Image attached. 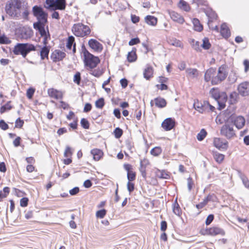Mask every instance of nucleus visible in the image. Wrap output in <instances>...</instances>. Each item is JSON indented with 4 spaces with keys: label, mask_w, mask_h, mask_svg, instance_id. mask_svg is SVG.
<instances>
[{
    "label": "nucleus",
    "mask_w": 249,
    "mask_h": 249,
    "mask_svg": "<svg viewBox=\"0 0 249 249\" xmlns=\"http://www.w3.org/2000/svg\"><path fill=\"white\" fill-rule=\"evenodd\" d=\"M6 13L16 19H27L29 14L28 6L22 0H9L5 6Z\"/></svg>",
    "instance_id": "f257e3e1"
},
{
    "label": "nucleus",
    "mask_w": 249,
    "mask_h": 249,
    "mask_svg": "<svg viewBox=\"0 0 249 249\" xmlns=\"http://www.w3.org/2000/svg\"><path fill=\"white\" fill-rule=\"evenodd\" d=\"M34 16L37 19V21L33 24L34 29L38 30L41 36L44 37V42L46 43L47 33L45 30V26L47 23L48 14L44 11L42 8L35 6L33 8Z\"/></svg>",
    "instance_id": "f03ea898"
},
{
    "label": "nucleus",
    "mask_w": 249,
    "mask_h": 249,
    "mask_svg": "<svg viewBox=\"0 0 249 249\" xmlns=\"http://www.w3.org/2000/svg\"><path fill=\"white\" fill-rule=\"evenodd\" d=\"M227 75L228 72L223 66H220L217 71L216 68H210L205 73L204 80L206 82L211 81L213 85H218L226 79Z\"/></svg>",
    "instance_id": "7ed1b4c3"
},
{
    "label": "nucleus",
    "mask_w": 249,
    "mask_h": 249,
    "mask_svg": "<svg viewBox=\"0 0 249 249\" xmlns=\"http://www.w3.org/2000/svg\"><path fill=\"white\" fill-rule=\"evenodd\" d=\"M32 51H37L36 47L31 44L18 43L13 49V52L16 55L20 54L25 58L28 53Z\"/></svg>",
    "instance_id": "20e7f679"
},
{
    "label": "nucleus",
    "mask_w": 249,
    "mask_h": 249,
    "mask_svg": "<svg viewBox=\"0 0 249 249\" xmlns=\"http://www.w3.org/2000/svg\"><path fill=\"white\" fill-rule=\"evenodd\" d=\"M200 233L202 235L210 236H216L217 235L223 236L226 235L225 230L218 226H213L206 228L204 230H201Z\"/></svg>",
    "instance_id": "39448f33"
},
{
    "label": "nucleus",
    "mask_w": 249,
    "mask_h": 249,
    "mask_svg": "<svg viewBox=\"0 0 249 249\" xmlns=\"http://www.w3.org/2000/svg\"><path fill=\"white\" fill-rule=\"evenodd\" d=\"M73 34L79 37H84L87 36L90 33L89 27L81 23H78L73 24L71 29Z\"/></svg>",
    "instance_id": "423d86ee"
},
{
    "label": "nucleus",
    "mask_w": 249,
    "mask_h": 249,
    "mask_svg": "<svg viewBox=\"0 0 249 249\" xmlns=\"http://www.w3.org/2000/svg\"><path fill=\"white\" fill-rule=\"evenodd\" d=\"M212 96L217 101L220 109H223L225 107V103L227 99V96L225 93L221 94L217 88H212L210 90Z\"/></svg>",
    "instance_id": "0eeeda50"
},
{
    "label": "nucleus",
    "mask_w": 249,
    "mask_h": 249,
    "mask_svg": "<svg viewBox=\"0 0 249 249\" xmlns=\"http://www.w3.org/2000/svg\"><path fill=\"white\" fill-rule=\"evenodd\" d=\"M227 116V121L232 123L238 129L242 128L245 124V119L242 116H237L234 114H230L228 110L225 112Z\"/></svg>",
    "instance_id": "6e6552de"
},
{
    "label": "nucleus",
    "mask_w": 249,
    "mask_h": 249,
    "mask_svg": "<svg viewBox=\"0 0 249 249\" xmlns=\"http://www.w3.org/2000/svg\"><path fill=\"white\" fill-rule=\"evenodd\" d=\"M84 63L85 66L90 69H93L95 68L100 62V59L98 57L94 56L89 53L87 50L84 51Z\"/></svg>",
    "instance_id": "1a4fd4ad"
},
{
    "label": "nucleus",
    "mask_w": 249,
    "mask_h": 249,
    "mask_svg": "<svg viewBox=\"0 0 249 249\" xmlns=\"http://www.w3.org/2000/svg\"><path fill=\"white\" fill-rule=\"evenodd\" d=\"M46 3L49 8L53 10H64L66 7L65 0H46Z\"/></svg>",
    "instance_id": "9d476101"
},
{
    "label": "nucleus",
    "mask_w": 249,
    "mask_h": 249,
    "mask_svg": "<svg viewBox=\"0 0 249 249\" xmlns=\"http://www.w3.org/2000/svg\"><path fill=\"white\" fill-rule=\"evenodd\" d=\"M221 133L228 139L231 138L232 137L235 135L234 131L232 127L230 126L229 124H225L222 127Z\"/></svg>",
    "instance_id": "9b49d317"
},
{
    "label": "nucleus",
    "mask_w": 249,
    "mask_h": 249,
    "mask_svg": "<svg viewBox=\"0 0 249 249\" xmlns=\"http://www.w3.org/2000/svg\"><path fill=\"white\" fill-rule=\"evenodd\" d=\"M124 169L127 171V178L128 181H134L136 178V173L133 171L132 166L130 164L124 165Z\"/></svg>",
    "instance_id": "f8f14e48"
},
{
    "label": "nucleus",
    "mask_w": 249,
    "mask_h": 249,
    "mask_svg": "<svg viewBox=\"0 0 249 249\" xmlns=\"http://www.w3.org/2000/svg\"><path fill=\"white\" fill-rule=\"evenodd\" d=\"M239 93L242 96H246L249 95V83L244 82L238 86L237 88Z\"/></svg>",
    "instance_id": "ddd939ff"
},
{
    "label": "nucleus",
    "mask_w": 249,
    "mask_h": 249,
    "mask_svg": "<svg viewBox=\"0 0 249 249\" xmlns=\"http://www.w3.org/2000/svg\"><path fill=\"white\" fill-rule=\"evenodd\" d=\"M66 56V53L59 50L54 51L51 54V58L53 62L61 61Z\"/></svg>",
    "instance_id": "4468645a"
},
{
    "label": "nucleus",
    "mask_w": 249,
    "mask_h": 249,
    "mask_svg": "<svg viewBox=\"0 0 249 249\" xmlns=\"http://www.w3.org/2000/svg\"><path fill=\"white\" fill-rule=\"evenodd\" d=\"M167 12L171 18L175 22L179 24H183L184 22V19L180 14L174 11L168 10Z\"/></svg>",
    "instance_id": "2eb2a0df"
},
{
    "label": "nucleus",
    "mask_w": 249,
    "mask_h": 249,
    "mask_svg": "<svg viewBox=\"0 0 249 249\" xmlns=\"http://www.w3.org/2000/svg\"><path fill=\"white\" fill-rule=\"evenodd\" d=\"M175 124L174 120L171 118H168L164 120L161 124V126L164 129L168 131L171 130L174 127Z\"/></svg>",
    "instance_id": "dca6fc26"
},
{
    "label": "nucleus",
    "mask_w": 249,
    "mask_h": 249,
    "mask_svg": "<svg viewBox=\"0 0 249 249\" xmlns=\"http://www.w3.org/2000/svg\"><path fill=\"white\" fill-rule=\"evenodd\" d=\"M88 43L89 47L95 51L101 52L103 50L102 45L95 39H90Z\"/></svg>",
    "instance_id": "f3484780"
},
{
    "label": "nucleus",
    "mask_w": 249,
    "mask_h": 249,
    "mask_svg": "<svg viewBox=\"0 0 249 249\" xmlns=\"http://www.w3.org/2000/svg\"><path fill=\"white\" fill-rule=\"evenodd\" d=\"M90 153L93 156V160L95 161H99L103 158L104 156L103 151L98 148L92 149L90 151Z\"/></svg>",
    "instance_id": "a211bd4d"
},
{
    "label": "nucleus",
    "mask_w": 249,
    "mask_h": 249,
    "mask_svg": "<svg viewBox=\"0 0 249 249\" xmlns=\"http://www.w3.org/2000/svg\"><path fill=\"white\" fill-rule=\"evenodd\" d=\"M155 173L156 177L159 178L168 179L170 177V172L164 170L157 169Z\"/></svg>",
    "instance_id": "6ab92c4d"
},
{
    "label": "nucleus",
    "mask_w": 249,
    "mask_h": 249,
    "mask_svg": "<svg viewBox=\"0 0 249 249\" xmlns=\"http://www.w3.org/2000/svg\"><path fill=\"white\" fill-rule=\"evenodd\" d=\"M43 43H44L43 42ZM45 46L43 47H41L38 46V47L40 48V55L41 57V59L42 60H44L45 58L48 59L49 53L50 52V47L47 46L46 44H47V39L46 40V43H44Z\"/></svg>",
    "instance_id": "aec40b11"
},
{
    "label": "nucleus",
    "mask_w": 249,
    "mask_h": 249,
    "mask_svg": "<svg viewBox=\"0 0 249 249\" xmlns=\"http://www.w3.org/2000/svg\"><path fill=\"white\" fill-rule=\"evenodd\" d=\"M48 94L50 97L55 99H61L63 96L62 93L61 91L53 88L48 89Z\"/></svg>",
    "instance_id": "412c9836"
},
{
    "label": "nucleus",
    "mask_w": 249,
    "mask_h": 249,
    "mask_svg": "<svg viewBox=\"0 0 249 249\" xmlns=\"http://www.w3.org/2000/svg\"><path fill=\"white\" fill-rule=\"evenodd\" d=\"M213 144L215 147L221 151L226 150L228 147L227 141L225 142L223 141H214Z\"/></svg>",
    "instance_id": "4be33fe9"
},
{
    "label": "nucleus",
    "mask_w": 249,
    "mask_h": 249,
    "mask_svg": "<svg viewBox=\"0 0 249 249\" xmlns=\"http://www.w3.org/2000/svg\"><path fill=\"white\" fill-rule=\"evenodd\" d=\"M204 101L203 103L199 102L198 100L195 101L194 103V108L200 113L206 111V104Z\"/></svg>",
    "instance_id": "5701e85b"
},
{
    "label": "nucleus",
    "mask_w": 249,
    "mask_h": 249,
    "mask_svg": "<svg viewBox=\"0 0 249 249\" xmlns=\"http://www.w3.org/2000/svg\"><path fill=\"white\" fill-rule=\"evenodd\" d=\"M186 76L191 78H197L199 74L198 71L196 69L188 68L186 70Z\"/></svg>",
    "instance_id": "b1692460"
},
{
    "label": "nucleus",
    "mask_w": 249,
    "mask_h": 249,
    "mask_svg": "<svg viewBox=\"0 0 249 249\" xmlns=\"http://www.w3.org/2000/svg\"><path fill=\"white\" fill-rule=\"evenodd\" d=\"M212 155L215 161L218 164L222 163L225 159V155L217 151H213Z\"/></svg>",
    "instance_id": "393cba45"
},
{
    "label": "nucleus",
    "mask_w": 249,
    "mask_h": 249,
    "mask_svg": "<svg viewBox=\"0 0 249 249\" xmlns=\"http://www.w3.org/2000/svg\"><path fill=\"white\" fill-rule=\"evenodd\" d=\"M72 46V52L73 53H75L76 52V44L74 43V37L73 36H70L68 38L66 47L68 49L71 50Z\"/></svg>",
    "instance_id": "a878e982"
},
{
    "label": "nucleus",
    "mask_w": 249,
    "mask_h": 249,
    "mask_svg": "<svg viewBox=\"0 0 249 249\" xmlns=\"http://www.w3.org/2000/svg\"><path fill=\"white\" fill-rule=\"evenodd\" d=\"M220 33L221 35L225 37L228 38L230 36L231 33L226 23H223L221 26Z\"/></svg>",
    "instance_id": "bb28decb"
},
{
    "label": "nucleus",
    "mask_w": 249,
    "mask_h": 249,
    "mask_svg": "<svg viewBox=\"0 0 249 249\" xmlns=\"http://www.w3.org/2000/svg\"><path fill=\"white\" fill-rule=\"evenodd\" d=\"M145 21L149 25L155 26L157 23V18L153 16H147L145 18Z\"/></svg>",
    "instance_id": "cd10ccee"
},
{
    "label": "nucleus",
    "mask_w": 249,
    "mask_h": 249,
    "mask_svg": "<svg viewBox=\"0 0 249 249\" xmlns=\"http://www.w3.org/2000/svg\"><path fill=\"white\" fill-rule=\"evenodd\" d=\"M154 101L156 106L160 108L164 107L166 105L165 100L160 97L155 98Z\"/></svg>",
    "instance_id": "c85d7f7f"
},
{
    "label": "nucleus",
    "mask_w": 249,
    "mask_h": 249,
    "mask_svg": "<svg viewBox=\"0 0 249 249\" xmlns=\"http://www.w3.org/2000/svg\"><path fill=\"white\" fill-rule=\"evenodd\" d=\"M10 192V189L9 187H4L2 191H0V202L3 200V199L7 197Z\"/></svg>",
    "instance_id": "c756f323"
},
{
    "label": "nucleus",
    "mask_w": 249,
    "mask_h": 249,
    "mask_svg": "<svg viewBox=\"0 0 249 249\" xmlns=\"http://www.w3.org/2000/svg\"><path fill=\"white\" fill-rule=\"evenodd\" d=\"M192 22L194 25V29L195 31L201 32L203 30V26L197 18H194Z\"/></svg>",
    "instance_id": "7c9ffc66"
},
{
    "label": "nucleus",
    "mask_w": 249,
    "mask_h": 249,
    "mask_svg": "<svg viewBox=\"0 0 249 249\" xmlns=\"http://www.w3.org/2000/svg\"><path fill=\"white\" fill-rule=\"evenodd\" d=\"M173 211L174 213L178 216H180L181 215L182 211L177 200L173 204Z\"/></svg>",
    "instance_id": "2f4dec72"
},
{
    "label": "nucleus",
    "mask_w": 249,
    "mask_h": 249,
    "mask_svg": "<svg viewBox=\"0 0 249 249\" xmlns=\"http://www.w3.org/2000/svg\"><path fill=\"white\" fill-rule=\"evenodd\" d=\"M178 7L185 11H189V10H190V6L189 5L187 4V3L184 0H180L179 3H178Z\"/></svg>",
    "instance_id": "473e14b6"
},
{
    "label": "nucleus",
    "mask_w": 249,
    "mask_h": 249,
    "mask_svg": "<svg viewBox=\"0 0 249 249\" xmlns=\"http://www.w3.org/2000/svg\"><path fill=\"white\" fill-rule=\"evenodd\" d=\"M153 74V69L151 67H148L145 69L143 75L144 77L146 79H149Z\"/></svg>",
    "instance_id": "72a5a7b5"
},
{
    "label": "nucleus",
    "mask_w": 249,
    "mask_h": 249,
    "mask_svg": "<svg viewBox=\"0 0 249 249\" xmlns=\"http://www.w3.org/2000/svg\"><path fill=\"white\" fill-rule=\"evenodd\" d=\"M162 152V149L160 146H156L151 149L150 153L154 156H158Z\"/></svg>",
    "instance_id": "f704fd0d"
},
{
    "label": "nucleus",
    "mask_w": 249,
    "mask_h": 249,
    "mask_svg": "<svg viewBox=\"0 0 249 249\" xmlns=\"http://www.w3.org/2000/svg\"><path fill=\"white\" fill-rule=\"evenodd\" d=\"M127 60L130 62L135 61L137 59V56L135 51L132 50L131 52H129L127 54Z\"/></svg>",
    "instance_id": "c9c22d12"
},
{
    "label": "nucleus",
    "mask_w": 249,
    "mask_h": 249,
    "mask_svg": "<svg viewBox=\"0 0 249 249\" xmlns=\"http://www.w3.org/2000/svg\"><path fill=\"white\" fill-rule=\"evenodd\" d=\"M107 211L106 209H102L96 212L95 215L97 218H103L107 214Z\"/></svg>",
    "instance_id": "e433bc0d"
},
{
    "label": "nucleus",
    "mask_w": 249,
    "mask_h": 249,
    "mask_svg": "<svg viewBox=\"0 0 249 249\" xmlns=\"http://www.w3.org/2000/svg\"><path fill=\"white\" fill-rule=\"evenodd\" d=\"M238 95L235 92H233L231 93L230 96V102L231 104H234L237 102Z\"/></svg>",
    "instance_id": "4c0bfd02"
},
{
    "label": "nucleus",
    "mask_w": 249,
    "mask_h": 249,
    "mask_svg": "<svg viewBox=\"0 0 249 249\" xmlns=\"http://www.w3.org/2000/svg\"><path fill=\"white\" fill-rule=\"evenodd\" d=\"M11 101L8 102L5 105L2 106L0 107V112L1 113H3L4 112L9 110L12 108V106L10 105Z\"/></svg>",
    "instance_id": "58836bf2"
},
{
    "label": "nucleus",
    "mask_w": 249,
    "mask_h": 249,
    "mask_svg": "<svg viewBox=\"0 0 249 249\" xmlns=\"http://www.w3.org/2000/svg\"><path fill=\"white\" fill-rule=\"evenodd\" d=\"M207 133L205 129H202L197 135V140H203L206 136Z\"/></svg>",
    "instance_id": "ea45409f"
},
{
    "label": "nucleus",
    "mask_w": 249,
    "mask_h": 249,
    "mask_svg": "<svg viewBox=\"0 0 249 249\" xmlns=\"http://www.w3.org/2000/svg\"><path fill=\"white\" fill-rule=\"evenodd\" d=\"M72 153H73L71 148L70 146H67L65 149L64 156L65 157L71 158Z\"/></svg>",
    "instance_id": "a19ab883"
},
{
    "label": "nucleus",
    "mask_w": 249,
    "mask_h": 249,
    "mask_svg": "<svg viewBox=\"0 0 249 249\" xmlns=\"http://www.w3.org/2000/svg\"><path fill=\"white\" fill-rule=\"evenodd\" d=\"M216 196L214 194H209L204 199L206 201L207 203L209 201H214L215 199H216Z\"/></svg>",
    "instance_id": "79ce46f5"
},
{
    "label": "nucleus",
    "mask_w": 249,
    "mask_h": 249,
    "mask_svg": "<svg viewBox=\"0 0 249 249\" xmlns=\"http://www.w3.org/2000/svg\"><path fill=\"white\" fill-rule=\"evenodd\" d=\"M113 133L116 139H119L123 134V130L119 127H117L114 130Z\"/></svg>",
    "instance_id": "37998d69"
},
{
    "label": "nucleus",
    "mask_w": 249,
    "mask_h": 249,
    "mask_svg": "<svg viewBox=\"0 0 249 249\" xmlns=\"http://www.w3.org/2000/svg\"><path fill=\"white\" fill-rule=\"evenodd\" d=\"M211 44L209 42V40L207 38H205L203 40V43L201 45V46L203 47V49L205 50H208L210 49L211 47Z\"/></svg>",
    "instance_id": "c03bdc74"
},
{
    "label": "nucleus",
    "mask_w": 249,
    "mask_h": 249,
    "mask_svg": "<svg viewBox=\"0 0 249 249\" xmlns=\"http://www.w3.org/2000/svg\"><path fill=\"white\" fill-rule=\"evenodd\" d=\"M89 73L93 75L95 77H99L102 75L103 72L100 69H96L94 70H91Z\"/></svg>",
    "instance_id": "a18cd8bd"
},
{
    "label": "nucleus",
    "mask_w": 249,
    "mask_h": 249,
    "mask_svg": "<svg viewBox=\"0 0 249 249\" xmlns=\"http://www.w3.org/2000/svg\"><path fill=\"white\" fill-rule=\"evenodd\" d=\"M105 105L104 100L101 98L97 100L95 102V106L97 108H102Z\"/></svg>",
    "instance_id": "49530a36"
},
{
    "label": "nucleus",
    "mask_w": 249,
    "mask_h": 249,
    "mask_svg": "<svg viewBox=\"0 0 249 249\" xmlns=\"http://www.w3.org/2000/svg\"><path fill=\"white\" fill-rule=\"evenodd\" d=\"M29 199L26 197H24L20 200V206L22 207H26L28 205Z\"/></svg>",
    "instance_id": "de8ad7c7"
},
{
    "label": "nucleus",
    "mask_w": 249,
    "mask_h": 249,
    "mask_svg": "<svg viewBox=\"0 0 249 249\" xmlns=\"http://www.w3.org/2000/svg\"><path fill=\"white\" fill-rule=\"evenodd\" d=\"M81 81V74L79 72H77L74 75L73 82L77 85H79Z\"/></svg>",
    "instance_id": "09e8293b"
},
{
    "label": "nucleus",
    "mask_w": 249,
    "mask_h": 249,
    "mask_svg": "<svg viewBox=\"0 0 249 249\" xmlns=\"http://www.w3.org/2000/svg\"><path fill=\"white\" fill-rule=\"evenodd\" d=\"M135 184L133 181H128L127 183V188L129 192L130 193L134 190Z\"/></svg>",
    "instance_id": "8fccbe9b"
},
{
    "label": "nucleus",
    "mask_w": 249,
    "mask_h": 249,
    "mask_svg": "<svg viewBox=\"0 0 249 249\" xmlns=\"http://www.w3.org/2000/svg\"><path fill=\"white\" fill-rule=\"evenodd\" d=\"M14 191L15 196L18 197H22L26 195V193L24 192L21 191L20 190L17 188H14Z\"/></svg>",
    "instance_id": "3c124183"
},
{
    "label": "nucleus",
    "mask_w": 249,
    "mask_h": 249,
    "mask_svg": "<svg viewBox=\"0 0 249 249\" xmlns=\"http://www.w3.org/2000/svg\"><path fill=\"white\" fill-rule=\"evenodd\" d=\"M81 126L85 129H88L89 128V121L85 118H82L80 122Z\"/></svg>",
    "instance_id": "603ef678"
},
{
    "label": "nucleus",
    "mask_w": 249,
    "mask_h": 249,
    "mask_svg": "<svg viewBox=\"0 0 249 249\" xmlns=\"http://www.w3.org/2000/svg\"><path fill=\"white\" fill-rule=\"evenodd\" d=\"M191 44L192 46V47L196 51H199L200 48L199 47V42L196 41L194 39H192L191 41Z\"/></svg>",
    "instance_id": "864d4df0"
},
{
    "label": "nucleus",
    "mask_w": 249,
    "mask_h": 249,
    "mask_svg": "<svg viewBox=\"0 0 249 249\" xmlns=\"http://www.w3.org/2000/svg\"><path fill=\"white\" fill-rule=\"evenodd\" d=\"M214 219V215L212 214H209L205 221V224L207 226H208L211 224V223L213 222Z\"/></svg>",
    "instance_id": "5fc2aeb1"
},
{
    "label": "nucleus",
    "mask_w": 249,
    "mask_h": 249,
    "mask_svg": "<svg viewBox=\"0 0 249 249\" xmlns=\"http://www.w3.org/2000/svg\"><path fill=\"white\" fill-rule=\"evenodd\" d=\"M194 185V181L192 178L189 177L187 178V186L189 191H191Z\"/></svg>",
    "instance_id": "6e6d98bb"
},
{
    "label": "nucleus",
    "mask_w": 249,
    "mask_h": 249,
    "mask_svg": "<svg viewBox=\"0 0 249 249\" xmlns=\"http://www.w3.org/2000/svg\"><path fill=\"white\" fill-rule=\"evenodd\" d=\"M171 44H172L173 46H175L176 47H182L183 45L182 43L177 39L173 40L171 41L170 42Z\"/></svg>",
    "instance_id": "4d7b16f0"
},
{
    "label": "nucleus",
    "mask_w": 249,
    "mask_h": 249,
    "mask_svg": "<svg viewBox=\"0 0 249 249\" xmlns=\"http://www.w3.org/2000/svg\"><path fill=\"white\" fill-rule=\"evenodd\" d=\"M207 204L208 203L206 202V201L203 199V201L201 202L196 204V207L197 209L199 210L204 208L205 206L207 205Z\"/></svg>",
    "instance_id": "13d9d810"
},
{
    "label": "nucleus",
    "mask_w": 249,
    "mask_h": 249,
    "mask_svg": "<svg viewBox=\"0 0 249 249\" xmlns=\"http://www.w3.org/2000/svg\"><path fill=\"white\" fill-rule=\"evenodd\" d=\"M35 92V89L32 88L29 89L26 93L27 97L29 99H31L33 96V94Z\"/></svg>",
    "instance_id": "bf43d9fd"
},
{
    "label": "nucleus",
    "mask_w": 249,
    "mask_h": 249,
    "mask_svg": "<svg viewBox=\"0 0 249 249\" xmlns=\"http://www.w3.org/2000/svg\"><path fill=\"white\" fill-rule=\"evenodd\" d=\"M140 40L139 38H138V37L134 38L131 39L129 41L128 44L130 46H132V45H135V44H137L140 43Z\"/></svg>",
    "instance_id": "052dcab7"
},
{
    "label": "nucleus",
    "mask_w": 249,
    "mask_h": 249,
    "mask_svg": "<svg viewBox=\"0 0 249 249\" xmlns=\"http://www.w3.org/2000/svg\"><path fill=\"white\" fill-rule=\"evenodd\" d=\"M9 39L4 36H0V43L8 44L9 43Z\"/></svg>",
    "instance_id": "680f3d73"
},
{
    "label": "nucleus",
    "mask_w": 249,
    "mask_h": 249,
    "mask_svg": "<svg viewBox=\"0 0 249 249\" xmlns=\"http://www.w3.org/2000/svg\"><path fill=\"white\" fill-rule=\"evenodd\" d=\"M23 121L21 120L19 118H18L16 121L15 126L17 127L20 128L23 126Z\"/></svg>",
    "instance_id": "e2e57ef3"
},
{
    "label": "nucleus",
    "mask_w": 249,
    "mask_h": 249,
    "mask_svg": "<svg viewBox=\"0 0 249 249\" xmlns=\"http://www.w3.org/2000/svg\"><path fill=\"white\" fill-rule=\"evenodd\" d=\"M0 128L5 130L8 128V125L2 120L0 121Z\"/></svg>",
    "instance_id": "0e129e2a"
},
{
    "label": "nucleus",
    "mask_w": 249,
    "mask_h": 249,
    "mask_svg": "<svg viewBox=\"0 0 249 249\" xmlns=\"http://www.w3.org/2000/svg\"><path fill=\"white\" fill-rule=\"evenodd\" d=\"M167 228V224L165 221H162L160 223V230L164 232Z\"/></svg>",
    "instance_id": "69168bd1"
},
{
    "label": "nucleus",
    "mask_w": 249,
    "mask_h": 249,
    "mask_svg": "<svg viewBox=\"0 0 249 249\" xmlns=\"http://www.w3.org/2000/svg\"><path fill=\"white\" fill-rule=\"evenodd\" d=\"M35 170V167L33 164H28L26 166V171L29 173H32Z\"/></svg>",
    "instance_id": "338daca9"
},
{
    "label": "nucleus",
    "mask_w": 249,
    "mask_h": 249,
    "mask_svg": "<svg viewBox=\"0 0 249 249\" xmlns=\"http://www.w3.org/2000/svg\"><path fill=\"white\" fill-rule=\"evenodd\" d=\"M79 192V188L77 187H74L73 189H71V190H70L69 192L71 195L73 196V195L77 194Z\"/></svg>",
    "instance_id": "774afa93"
}]
</instances>
